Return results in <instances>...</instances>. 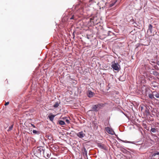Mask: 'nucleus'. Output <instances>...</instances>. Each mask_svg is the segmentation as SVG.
Instances as JSON below:
<instances>
[{
    "mask_svg": "<svg viewBox=\"0 0 159 159\" xmlns=\"http://www.w3.org/2000/svg\"><path fill=\"white\" fill-rule=\"evenodd\" d=\"M106 2L104 0H102L100 2L98 1V6L100 7V8H103L106 7Z\"/></svg>",
    "mask_w": 159,
    "mask_h": 159,
    "instance_id": "nucleus-1",
    "label": "nucleus"
},
{
    "mask_svg": "<svg viewBox=\"0 0 159 159\" xmlns=\"http://www.w3.org/2000/svg\"><path fill=\"white\" fill-rule=\"evenodd\" d=\"M98 0H89V4L90 6H94L96 5H98Z\"/></svg>",
    "mask_w": 159,
    "mask_h": 159,
    "instance_id": "nucleus-2",
    "label": "nucleus"
},
{
    "mask_svg": "<svg viewBox=\"0 0 159 159\" xmlns=\"http://www.w3.org/2000/svg\"><path fill=\"white\" fill-rule=\"evenodd\" d=\"M119 65L117 63L115 62L112 63L111 67L113 69L116 70H118L119 69Z\"/></svg>",
    "mask_w": 159,
    "mask_h": 159,
    "instance_id": "nucleus-3",
    "label": "nucleus"
},
{
    "mask_svg": "<svg viewBox=\"0 0 159 159\" xmlns=\"http://www.w3.org/2000/svg\"><path fill=\"white\" fill-rule=\"evenodd\" d=\"M77 136L80 138H82L85 136V134L83 131L78 132L76 134Z\"/></svg>",
    "mask_w": 159,
    "mask_h": 159,
    "instance_id": "nucleus-4",
    "label": "nucleus"
},
{
    "mask_svg": "<svg viewBox=\"0 0 159 159\" xmlns=\"http://www.w3.org/2000/svg\"><path fill=\"white\" fill-rule=\"evenodd\" d=\"M151 85L152 87H153L154 88H158L159 85V83L157 82L153 81L151 83Z\"/></svg>",
    "mask_w": 159,
    "mask_h": 159,
    "instance_id": "nucleus-5",
    "label": "nucleus"
},
{
    "mask_svg": "<svg viewBox=\"0 0 159 159\" xmlns=\"http://www.w3.org/2000/svg\"><path fill=\"white\" fill-rule=\"evenodd\" d=\"M105 130L109 134H113L114 133V132L112 129H110L109 127H106L105 128Z\"/></svg>",
    "mask_w": 159,
    "mask_h": 159,
    "instance_id": "nucleus-6",
    "label": "nucleus"
},
{
    "mask_svg": "<svg viewBox=\"0 0 159 159\" xmlns=\"http://www.w3.org/2000/svg\"><path fill=\"white\" fill-rule=\"evenodd\" d=\"M43 154L44 156H46L47 158L49 157L51 154L50 152L49 151H43Z\"/></svg>",
    "mask_w": 159,
    "mask_h": 159,
    "instance_id": "nucleus-7",
    "label": "nucleus"
},
{
    "mask_svg": "<svg viewBox=\"0 0 159 159\" xmlns=\"http://www.w3.org/2000/svg\"><path fill=\"white\" fill-rule=\"evenodd\" d=\"M98 146L100 148H101L103 149H106V148L105 147V146L102 143H99L98 144Z\"/></svg>",
    "mask_w": 159,
    "mask_h": 159,
    "instance_id": "nucleus-8",
    "label": "nucleus"
},
{
    "mask_svg": "<svg viewBox=\"0 0 159 159\" xmlns=\"http://www.w3.org/2000/svg\"><path fill=\"white\" fill-rule=\"evenodd\" d=\"M94 94V93L91 91H89L88 92V96L89 98L92 97Z\"/></svg>",
    "mask_w": 159,
    "mask_h": 159,
    "instance_id": "nucleus-9",
    "label": "nucleus"
},
{
    "mask_svg": "<svg viewBox=\"0 0 159 159\" xmlns=\"http://www.w3.org/2000/svg\"><path fill=\"white\" fill-rule=\"evenodd\" d=\"M55 115H49L48 116V117L50 121H52L53 120L55 116Z\"/></svg>",
    "mask_w": 159,
    "mask_h": 159,
    "instance_id": "nucleus-10",
    "label": "nucleus"
},
{
    "mask_svg": "<svg viewBox=\"0 0 159 159\" xmlns=\"http://www.w3.org/2000/svg\"><path fill=\"white\" fill-rule=\"evenodd\" d=\"M152 93L153 94L154 96H155V97L157 98H159V93L156 91H153Z\"/></svg>",
    "mask_w": 159,
    "mask_h": 159,
    "instance_id": "nucleus-11",
    "label": "nucleus"
},
{
    "mask_svg": "<svg viewBox=\"0 0 159 159\" xmlns=\"http://www.w3.org/2000/svg\"><path fill=\"white\" fill-rule=\"evenodd\" d=\"M153 28L152 25L151 24H149L148 26V31H149L151 33H152V29Z\"/></svg>",
    "mask_w": 159,
    "mask_h": 159,
    "instance_id": "nucleus-12",
    "label": "nucleus"
},
{
    "mask_svg": "<svg viewBox=\"0 0 159 159\" xmlns=\"http://www.w3.org/2000/svg\"><path fill=\"white\" fill-rule=\"evenodd\" d=\"M96 105L97 107L98 111L100 108H102L103 106V104H98Z\"/></svg>",
    "mask_w": 159,
    "mask_h": 159,
    "instance_id": "nucleus-13",
    "label": "nucleus"
},
{
    "mask_svg": "<svg viewBox=\"0 0 159 159\" xmlns=\"http://www.w3.org/2000/svg\"><path fill=\"white\" fill-rule=\"evenodd\" d=\"M57 123L61 125H64L65 124V122L61 120H58Z\"/></svg>",
    "mask_w": 159,
    "mask_h": 159,
    "instance_id": "nucleus-14",
    "label": "nucleus"
},
{
    "mask_svg": "<svg viewBox=\"0 0 159 159\" xmlns=\"http://www.w3.org/2000/svg\"><path fill=\"white\" fill-rule=\"evenodd\" d=\"M92 109L94 111H98L96 105H94Z\"/></svg>",
    "mask_w": 159,
    "mask_h": 159,
    "instance_id": "nucleus-15",
    "label": "nucleus"
},
{
    "mask_svg": "<svg viewBox=\"0 0 159 159\" xmlns=\"http://www.w3.org/2000/svg\"><path fill=\"white\" fill-rule=\"evenodd\" d=\"M96 18L93 17V18H91L90 19V21L92 22L94 24H96L97 23L95 21V20H96Z\"/></svg>",
    "mask_w": 159,
    "mask_h": 159,
    "instance_id": "nucleus-16",
    "label": "nucleus"
},
{
    "mask_svg": "<svg viewBox=\"0 0 159 159\" xmlns=\"http://www.w3.org/2000/svg\"><path fill=\"white\" fill-rule=\"evenodd\" d=\"M152 74L153 75H156V76H157L159 75V73H158L156 71H154L152 72Z\"/></svg>",
    "mask_w": 159,
    "mask_h": 159,
    "instance_id": "nucleus-17",
    "label": "nucleus"
},
{
    "mask_svg": "<svg viewBox=\"0 0 159 159\" xmlns=\"http://www.w3.org/2000/svg\"><path fill=\"white\" fill-rule=\"evenodd\" d=\"M148 97L151 99L155 98L153 93L152 94H149L148 95Z\"/></svg>",
    "mask_w": 159,
    "mask_h": 159,
    "instance_id": "nucleus-18",
    "label": "nucleus"
},
{
    "mask_svg": "<svg viewBox=\"0 0 159 159\" xmlns=\"http://www.w3.org/2000/svg\"><path fill=\"white\" fill-rule=\"evenodd\" d=\"M59 105L58 102H56L54 105H53V107L55 108H57L58 107Z\"/></svg>",
    "mask_w": 159,
    "mask_h": 159,
    "instance_id": "nucleus-19",
    "label": "nucleus"
},
{
    "mask_svg": "<svg viewBox=\"0 0 159 159\" xmlns=\"http://www.w3.org/2000/svg\"><path fill=\"white\" fill-rule=\"evenodd\" d=\"M13 125H14V124H12L9 127V129L8 130V131H10L12 129L13 126Z\"/></svg>",
    "mask_w": 159,
    "mask_h": 159,
    "instance_id": "nucleus-20",
    "label": "nucleus"
},
{
    "mask_svg": "<svg viewBox=\"0 0 159 159\" xmlns=\"http://www.w3.org/2000/svg\"><path fill=\"white\" fill-rule=\"evenodd\" d=\"M116 1H115L114 2H112L111 3L110 5V7H112L116 2Z\"/></svg>",
    "mask_w": 159,
    "mask_h": 159,
    "instance_id": "nucleus-21",
    "label": "nucleus"
},
{
    "mask_svg": "<svg viewBox=\"0 0 159 159\" xmlns=\"http://www.w3.org/2000/svg\"><path fill=\"white\" fill-rule=\"evenodd\" d=\"M156 129L155 128H152L150 131L153 133H155L156 132Z\"/></svg>",
    "mask_w": 159,
    "mask_h": 159,
    "instance_id": "nucleus-22",
    "label": "nucleus"
},
{
    "mask_svg": "<svg viewBox=\"0 0 159 159\" xmlns=\"http://www.w3.org/2000/svg\"><path fill=\"white\" fill-rule=\"evenodd\" d=\"M157 155H159V152L154 153L152 155V157H155Z\"/></svg>",
    "mask_w": 159,
    "mask_h": 159,
    "instance_id": "nucleus-23",
    "label": "nucleus"
},
{
    "mask_svg": "<svg viewBox=\"0 0 159 159\" xmlns=\"http://www.w3.org/2000/svg\"><path fill=\"white\" fill-rule=\"evenodd\" d=\"M33 133L34 134H39V132L38 131H36V130H33Z\"/></svg>",
    "mask_w": 159,
    "mask_h": 159,
    "instance_id": "nucleus-24",
    "label": "nucleus"
},
{
    "mask_svg": "<svg viewBox=\"0 0 159 159\" xmlns=\"http://www.w3.org/2000/svg\"><path fill=\"white\" fill-rule=\"evenodd\" d=\"M70 20H72V19H76L75 18V16L74 15H73L70 18Z\"/></svg>",
    "mask_w": 159,
    "mask_h": 159,
    "instance_id": "nucleus-25",
    "label": "nucleus"
},
{
    "mask_svg": "<svg viewBox=\"0 0 159 159\" xmlns=\"http://www.w3.org/2000/svg\"><path fill=\"white\" fill-rule=\"evenodd\" d=\"M38 150L40 152H41V151L43 152V151H44V150L42 148H40Z\"/></svg>",
    "mask_w": 159,
    "mask_h": 159,
    "instance_id": "nucleus-26",
    "label": "nucleus"
},
{
    "mask_svg": "<svg viewBox=\"0 0 159 159\" xmlns=\"http://www.w3.org/2000/svg\"><path fill=\"white\" fill-rule=\"evenodd\" d=\"M66 121L68 123H70V121L68 119H66Z\"/></svg>",
    "mask_w": 159,
    "mask_h": 159,
    "instance_id": "nucleus-27",
    "label": "nucleus"
},
{
    "mask_svg": "<svg viewBox=\"0 0 159 159\" xmlns=\"http://www.w3.org/2000/svg\"><path fill=\"white\" fill-rule=\"evenodd\" d=\"M9 102H6V103L5 104V106L7 105H8L9 104Z\"/></svg>",
    "mask_w": 159,
    "mask_h": 159,
    "instance_id": "nucleus-28",
    "label": "nucleus"
},
{
    "mask_svg": "<svg viewBox=\"0 0 159 159\" xmlns=\"http://www.w3.org/2000/svg\"><path fill=\"white\" fill-rule=\"evenodd\" d=\"M31 125H32V126L34 128H35V126L34 125H33L32 124H31Z\"/></svg>",
    "mask_w": 159,
    "mask_h": 159,
    "instance_id": "nucleus-29",
    "label": "nucleus"
},
{
    "mask_svg": "<svg viewBox=\"0 0 159 159\" xmlns=\"http://www.w3.org/2000/svg\"><path fill=\"white\" fill-rule=\"evenodd\" d=\"M49 139H51V138H52V137L51 136H50L49 138V137H48V138Z\"/></svg>",
    "mask_w": 159,
    "mask_h": 159,
    "instance_id": "nucleus-30",
    "label": "nucleus"
},
{
    "mask_svg": "<svg viewBox=\"0 0 159 159\" xmlns=\"http://www.w3.org/2000/svg\"><path fill=\"white\" fill-rule=\"evenodd\" d=\"M157 64L159 66V61H157Z\"/></svg>",
    "mask_w": 159,
    "mask_h": 159,
    "instance_id": "nucleus-31",
    "label": "nucleus"
},
{
    "mask_svg": "<svg viewBox=\"0 0 159 159\" xmlns=\"http://www.w3.org/2000/svg\"><path fill=\"white\" fill-rule=\"evenodd\" d=\"M95 128H96V129H97L98 128V126H95Z\"/></svg>",
    "mask_w": 159,
    "mask_h": 159,
    "instance_id": "nucleus-32",
    "label": "nucleus"
}]
</instances>
